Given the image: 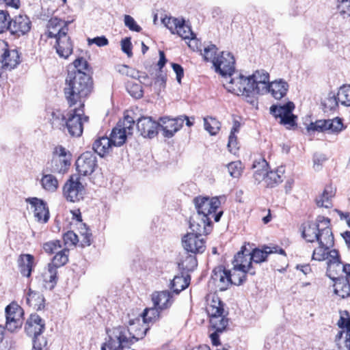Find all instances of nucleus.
Returning <instances> with one entry per match:
<instances>
[{"instance_id": "f257e3e1", "label": "nucleus", "mask_w": 350, "mask_h": 350, "mask_svg": "<svg viewBox=\"0 0 350 350\" xmlns=\"http://www.w3.org/2000/svg\"><path fill=\"white\" fill-rule=\"evenodd\" d=\"M141 321L142 320L138 317L129 320L128 327L118 326L107 329L109 340L102 345L101 350H120L143 338L148 328L141 325Z\"/></svg>"}, {"instance_id": "f03ea898", "label": "nucleus", "mask_w": 350, "mask_h": 350, "mask_svg": "<svg viewBox=\"0 0 350 350\" xmlns=\"http://www.w3.org/2000/svg\"><path fill=\"white\" fill-rule=\"evenodd\" d=\"M65 85L64 94L70 107L77 103L81 106L84 103L83 99L88 96L93 89L92 79L85 72H69Z\"/></svg>"}, {"instance_id": "7ed1b4c3", "label": "nucleus", "mask_w": 350, "mask_h": 350, "mask_svg": "<svg viewBox=\"0 0 350 350\" xmlns=\"http://www.w3.org/2000/svg\"><path fill=\"white\" fill-rule=\"evenodd\" d=\"M326 274L334 281L336 295L343 299L350 296V264H327Z\"/></svg>"}, {"instance_id": "20e7f679", "label": "nucleus", "mask_w": 350, "mask_h": 350, "mask_svg": "<svg viewBox=\"0 0 350 350\" xmlns=\"http://www.w3.org/2000/svg\"><path fill=\"white\" fill-rule=\"evenodd\" d=\"M229 79L224 84L225 88L232 94L236 95L244 96L247 98V101L251 104L255 102L254 99V88L251 84L249 77H246L241 74L231 75L226 77Z\"/></svg>"}, {"instance_id": "39448f33", "label": "nucleus", "mask_w": 350, "mask_h": 350, "mask_svg": "<svg viewBox=\"0 0 350 350\" xmlns=\"http://www.w3.org/2000/svg\"><path fill=\"white\" fill-rule=\"evenodd\" d=\"M193 202L197 211V214L200 217H202L206 220L211 219V216L214 217V220L217 222L220 220L223 211L216 213L217 209L219 207L221 202L218 197H206L197 196L193 198Z\"/></svg>"}, {"instance_id": "423d86ee", "label": "nucleus", "mask_w": 350, "mask_h": 350, "mask_svg": "<svg viewBox=\"0 0 350 350\" xmlns=\"http://www.w3.org/2000/svg\"><path fill=\"white\" fill-rule=\"evenodd\" d=\"M84 103L78 108L70 110L68 114L64 132H68L71 137L81 136L85 124L88 123L89 117L84 114Z\"/></svg>"}, {"instance_id": "0eeeda50", "label": "nucleus", "mask_w": 350, "mask_h": 350, "mask_svg": "<svg viewBox=\"0 0 350 350\" xmlns=\"http://www.w3.org/2000/svg\"><path fill=\"white\" fill-rule=\"evenodd\" d=\"M224 304L218 297H213L207 307L210 316V324L213 329L223 332L228 324L224 308Z\"/></svg>"}, {"instance_id": "6e6552de", "label": "nucleus", "mask_w": 350, "mask_h": 350, "mask_svg": "<svg viewBox=\"0 0 350 350\" xmlns=\"http://www.w3.org/2000/svg\"><path fill=\"white\" fill-rule=\"evenodd\" d=\"M134 124V120L129 116H124V119L118 122L110 135L114 146H121L125 143L127 137L133 134Z\"/></svg>"}, {"instance_id": "1a4fd4ad", "label": "nucleus", "mask_w": 350, "mask_h": 350, "mask_svg": "<svg viewBox=\"0 0 350 350\" xmlns=\"http://www.w3.org/2000/svg\"><path fill=\"white\" fill-rule=\"evenodd\" d=\"M84 187L80 177L72 175L63 187V196L67 201L76 202L83 198Z\"/></svg>"}, {"instance_id": "9d476101", "label": "nucleus", "mask_w": 350, "mask_h": 350, "mask_svg": "<svg viewBox=\"0 0 350 350\" xmlns=\"http://www.w3.org/2000/svg\"><path fill=\"white\" fill-rule=\"evenodd\" d=\"M5 328L11 332H16L23 325V310L18 304L12 303L5 310Z\"/></svg>"}, {"instance_id": "9b49d317", "label": "nucleus", "mask_w": 350, "mask_h": 350, "mask_svg": "<svg viewBox=\"0 0 350 350\" xmlns=\"http://www.w3.org/2000/svg\"><path fill=\"white\" fill-rule=\"evenodd\" d=\"M25 329L27 335L33 337V348L36 350H41L42 347L40 345H37L36 340L45 329L44 320L37 314H32L27 320Z\"/></svg>"}, {"instance_id": "f8f14e48", "label": "nucleus", "mask_w": 350, "mask_h": 350, "mask_svg": "<svg viewBox=\"0 0 350 350\" xmlns=\"http://www.w3.org/2000/svg\"><path fill=\"white\" fill-rule=\"evenodd\" d=\"M235 59L229 52H221L217 55V59H215L214 67L215 71L223 77H230L234 72Z\"/></svg>"}, {"instance_id": "ddd939ff", "label": "nucleus", "mask_w": 350, "mask_h": 350, "mask_svg": "<svg viewBox=\"0 0 350 350\" xmlns=\"http://www.w3.org/2000/svg\"><path fill=\"white\" fill-rule=\"evenodd\" d=\"M96 166V157L90 151L83 152L76 161L77 170L81 176L92 174Z\"/></svg>"}, {"instance_id": "4468645a", "label": "nucleus", "mask_w": 350, "mask_h": 350, "mask_svg": "<svg viewBox=\"0 0 350 350\" xmlns=\"http://www.w3.org/2000/svg\"><path fill=\"white\" fill-rule=\"evenodd\" d=\"M317 221L319 222V228L318 230V241L320 245L326 247H332L334 245V236L329 227V219L323 216H318Z\"/></svg>"}, {"instance_id": "2eb2a0df", "label": "nucleus", "mask_w": 350, "mask_h": 350, "mask_svg": "<svg viewBox=\"0 0 350 350\" xmlns=\"http://www.w3.org/2000/svg\"><path fill=\"white\" fill-rule=\"evenodd\" d=\"M183 247L189 252L202 254L205 251V240L202 236L188 233L183 238Z\"/></svg>"}, {"instance_id": "dca6fc26", "label": "nucleus", "mask_w": 350, "mask_h": 350, "mask_svg": "<svg viewBox=\"0 0 350 350\" xmlns=\"http://www.w3.org/2000/svg\"><path fill=\"white\" fill-rule=\"evenodd\" d=\"M31 27V22L29 17L25 15L16 16L10 19L8 30L16 37H21L27 33Z\"/></svg>"}, {"instance_id": "f3484780", "label": "nucleus", "mask_w": 350, "mask_h": 350, "mask_svg": "<svg viewBox=\"0 0 350 350\" xmlns=\"http://www.w3.org/2000/svg\"><path fill=\"white\" fill-rule=\"evenodd\" d=\"M273 254L286 256L285 251L278 245H265L262 249L255 248L248 253V255L250 256L249 262H263L267 260L269 255Z\"/></svg>"}, {"instance_id": "a211bd4d", "label": "nucleus", "mask_w": 350, "mask_h": 350, "mask_svg": "<svg viewBox=\"0 0 350 350\" xmlns=\"http://www.w3.org/2000/svg\"><path fill=\"white\" fill-rule=\"evenodd\" d=\"M248 77L254 88V96L256 94H264L268 92L269 75L267 72L263 70H256L252 75Z\"/></svg>"}, {"instance_id": "6ab92c4d", "label": "nucleus", "mask_w": 350, "mask_h": 350, "mask_svg": "<svg viewBox=\"0 0 350 350\" xmlns=\"http://www.w3.org/2000/svg\"><path fill=\"white\" fill-rule=\"evenodd\" d=\"M182 118H170L168 117H163L159 120V130L163 132L165 137L170 138L183 127Z\"/></svg>"}, {"instance_id": "aec40b11", "label": "nucleus", "mask_w": 350, "mask_h": 350, "mask_svg": "<svg viewBox=\"0 0 350 350\" xmlns=\"http://www.w3.org/2000/svg\"><path fill=\"white\" fill-rule=\"evenodd\" d=\"M346 317L340 316L337 325L340 328L346 330L339 331L335 337L336 345L345 344L350 347V317L347 311L344 312Z\"/></svg>"}, {"instance_id": "412c9836", "label": "nucleus", "mask_w": 350, "mask_h": 350, "mask_svg": "<svg viewBox=\"0 0 350 350\" xmlns=\"http://www.w3.org/2000/svg\"><path fill=\"white\" fill-rule=\"evenodd\" d=\"M25 201L33 208L34 217L38 221L43 223L48 221L49 211L46 202L38 198H28Z\"/></svg>"}, {"instance_id": "4be33fe9", "label": "nucleus", "mask_w": 350, "mask_h": 350, "mask_svg": "<svg viewBox=\"0 0 350 350\" xmlns=\"http://www.w3.org/2000/svg\"><path fill=\"white\" fill-rule=\"evenodd\" d=\"M230 271L223 265L216 267L212 273L211 278L221 291L227 290L231 285L232 281L229 275Z\"/></svg>"}, {"instance_id": "5701e85b", "label": "nucleus", "mask_w": 350, "mask_h": 350, "mask_svg": "<svg viewBox=\"0 0 350 350\" xmlns=\"http://www.w3.org/2000/svg\"><path fill=\"white\" fill-rule=\"evenodd\" d=\"M330 247L319 245L313 252L312 260H327V262H342L338 251L336 250H329Z\"/></svg>"}, {"instance_id": "b1692460", "label": "nucleus", "mask_w": 350, "mask_h": 350, "mask_svg": "<svg viewBox=\"0 0 350 350\" xmlns=\"http://www.w3.org/2000/svg\"><path fill=\"white\" fill-rule=\"evenodd\" d=\"M137 128L144 137L152 138L158 133L159 124L150 117H142L137 120Z\"/></svg>"}, {"instance_id": "393cba45", "label": "nucleus", "mask_w": 350, "mask_h": 350, "mask_svg": "<svg viewBox=\"0 0 350 350\" xmlns=\"http://www.w3.org/2000/svg\"><path fill=\"white\" fill-rule=\"evenodd\" d=\"M211 219L206 220L202 217L198 215H193L190 219V228L191 233L198 234L200 236L206 235L211 231Z\"/></svg>"}, {"instance_id": "a878e982", "label": "nucleus", "mask_w": 350, "mask_h": 350, "mask_svg": "<svg viewBox=\"0 0 350 350\" xmlns=\"http://www.w3.org/2000/svg\"><path fill=\"white\" fill-rule=\"evenodd\" d=\"M68 23L57 18H52L49 20L48 24L49 37L55 38L56 40L59 37L68 34Z\"/></svg>"}, {"instance_id": "bb28decb", "label": "nucleus", "mask_w": 350, "mask_h": 350, "mask_svg": "<svg viewBox=\"0 0 350 350\" xmlns=\"http://www.w3.org/2000/svg\"><path fill=\"white\" fill-rule=\"evenodd\" d=\"M64 264H49L48 268L42 273V278L44 282V287L49 290H53L55 286L58 278H57V268L64 265Z\"/></svg>"}, {"instance_id": "cd10ccee", "label": "nucleus", "mask_w": 350, "mask_h": 350, "mask_svg": "<svg viewBox=\"0 0 350 350\" xmlns=\"http://www.w3.org/2000/svg\"><path fill=\"white\" fill-rule=\"evenodd\" d=\"M59 37L56 40V52L60 57L67 59L72 53L73 45L70 37L67 35Z\"/></svg>"}, {"instance_id": "c85d7f7f", "label": "nucleus", "mask_w": 350, "mask_h": 350, "mask_svg": "<svg viewBox=\"0 0 350 350\" xmlns=\"http://www.w3.org/2000/svg\"><path fill=\"white\" fill-rule=\"evenodd\" d=\"M5 47L6 46H5L4 52L1 55L2 67L5 69L11 70L20 63V56L17 50H10Z\"/></svg>"}, {"instance_id": "c756f323", "label": "nucleus", "mask_w": 350, "mask_h": 350, "mask_svg": "<svg viewBox=\"0 0 350 350\" xmlns=\"http://www.w3.org/2000/svg\"><path fill=\"white\" fill-rule=\"evenodd\" d=\"M152 300L154 306L159 308L160 310L168 308L173 302L171 293L167 291L153 293Z\"/></svg>"}, {"instance_id": "7c9ffc66", "label": "nucleus", "mask_w": 350, "mask_h": 350, "mask_svg": "<svg viewBox=\"0 0 350 350\" xmlns=\"http://www.w3.org/2000/svg\"><path fill=\"white\" fill-rule=\"evenodd\" d=\"M288 90V83L282 79L273 81L268 85V92H271V95L278 100L283 98Z\"/></svg>"}, {"instance_id": "2f4dec72", "label": "nucleus", "mask_w": 350, "mask_h": 350, "mask_svg": "<svg viewBox=\"0 0 350 350\" xmlns=\"http://www.w3.org/2000/svg\"><path fill=\"white\" fill-rule=\"evenodd\" d=\"M113 146L110 137H103L95 140L92 148L94 152L103 157L109 152Z\"/></svg>"}, {"instance_id": "473e14b6", "label": "nucleus", "mask_w": 350, "mask_h": 350, "mask_svg": "<svg viewBox=\"0 0 350 350\" xmlns=\"http://www.w3.org/2000/svg\"><path fill=\"white\" fill-rule=\"evenodd\" d=\"M335 195V190L332 185H326L323 192L316 199L319 207L330 208L332 206V198Z\"/></svg>"}, {"instance_id": "72a5a7b5", "label": "nucleus", "mask_w": 350, "mask_h": 350, "mask_svg": "<svg viewBox=\"0 0 350 350\" xmlns=\"http://www.w3.org/2000/svg\"><path fill=\"white\" fill-rule=\"evenodd\" d=\"M268 163L267 161L263 158H260L258 160H255L252 167L256 169L254 171L253 177L254 178L255 183H260L262 180L265 181L266 174L267 172V167Z\"/></svg>"}, {"instance_id": "f704fd0d", "label": "nucleus", "mask_w": 350, "mask_h": 350, "mask_svg": "<svg viewBox=\"0 0 350 350\" xmlns=\"http://www.w3.org/2000/svg\"><path fill=\"white\" fill-rule=\"evenodd\" d=\"M190 280L191 277L187 273L176 275L171 282V289L176 294H178L189 285Z\"/></svg>"}, {"instance_id": "c9c22d12", "label": "nucleus", "mask_w": 350, "mask_h": 350, "mask_svg": "<svg viewBox=\"0 0 350 350\" xmlns=\"http://www.w3.org/2000/svg\"><path fill=\"white\" fill-rule=\"evenodd\" d=\"M232 285L239 286L246 280L244 264H234V267L229 270Z\"/></svg>"}, {"instance_id": "e433bc0d", "label": "nucleus", "mask_w": 350, "mask_h": 350, "mask_svg": "<svg viewBox=\"0 0 350 350\" xmlns=\"http://www.w3.org/2000/svg\"><path fill=\"white\" fill-rule=\"evenodd\" d=\"M26 303L37 310H40L44 307V298L40 293L33 291L29 288L26 297Z\"/></svg>"}, {"instance_id": "4c0bfd02", "label": "nucleus", "mask_w": 350, "mask_h": 350, "mask_svg": "<svg viewBox=\"0 0 350 350\" xmlns=\"http://www.w3.org/2000/svg\"><path fill=\"white\" fill-rule=\"evenodd\" d=\"M40 184L42 187L47 192L54 193L55 192L59 187V182L57 178L51 174H42V178L40 180Z\"/></svg>"}, {"instance_id": "58836bf2", "label": "nucleus", "mask_w": 350, "mask_h": 350, "mask_svg": "<svg viewBox=\"0 0 350 350\" xmlns=\"http://www.w3.org/2000/svg\"><path fill=\"white\" fill-rule=\"evenodd\" d=\"M295 109V105L293 102L288 101V103L281 105H272L270 107V112L275 118H282L285 116L293 112Z\"/></svg>"}, {"instance_id": "ea45409f", "label": "nucleus", "mask_w": 350, "mask_h": 350, "mask_svg": "<svg viewBox=\"0 0 350 350\" xmlns=\"http://www.w3.org/2000/svg\"><path fill=\"white\" fill-rule=\"evenodd\" d=\"M319 228V222L317 221V219H316V222H309L307 225L304 228V230L302 232L303 237L308 242H314L316 239L318 238L317 233Z\"/></svg>"}, {"instance_id": "a19ab883", "label": "nucleus", "mask_w": 350, "mask_h": 350, "mask_svg": "<svg viewBox=\"0 0 350 350\" xmlns=\"http://www.w3.org/2000/svg\"><path fill=\"white\" fill-rule=\"evenodd\" d=\"M284 170L282 167L278 168L275 171L267 172L266 177L265 178L266 187L273 188L282 183V178L281 174H282Z\"/></svg>"}, {"instance_id": "79ce46f5", "label": "nucleus", "mask_w": 350, "mask_h": 350, "mask_svg": "<svg viewBox=\"0 0 350 350\" xmlns=\"http://www.w3.org/2000/svg\"><path fill=\"white\" fill-rule=\"evenodd\" d=\"M51 165V172L64 174L70 165V161L59 157H53Z\"/></svg>"}, {"instance_id": "37998d69", "label": "nucleus", "mask_w": 350, "mask_h": 350, "mask_svg": "<svg viewBox=\"0 0 350 350\" xmlns=\"http://www.w3.org/2000/svg\"><path fill=\"white\" fill-rule=\"evenodd\" d=\"M204 126L211 135H215L220 130L221 123L215 118L206 117L204 118Z\"/></svg>"}, {"instance_id": "c03bdc74", "label": "nucleus", "mask_w": 350, "mask_h": 350, "mask_svg": "<svg viewBox=\"0 0 350 350\" xmlns=\"http://www.w3.org/2000/svg\"><path fill=\"white\" fill-rule=\"evenodd\" d=\"M66 120L64 115L60 111L57 110L52 112L50 121L53 128L64 131Z\"/></svg>"}, {"instance_id": "a18cd8bd", "label": "nucleus", "mask_w": 350, "mask_h": 350, "mask_svg": "<svg viewBox=\"0 0 350 350\" xmlns=\"http://www.w3.org/2000/svg\"><path fill=\"white\" fill-rule=\"evenodd\" d=\"M159 311L161 310L155 306L151 308H146L139 317L141 318L143 323H150L159 318Z\"/></svg>"}, {"instance_id": "49530a36", "label": "nucleus", "mask_w": 350, "mask_h": 350, "mask_svg": "<svg viewBox=\"0 0 350 350\" xmlns=\"http://www.w3.org/2000/svg\"><path fill=\"white\" fill-rule=\"evenodd\" d=\"M326 129L332 133H338L344 129V125L342 119L335 118L334 119L326 120Z\"/></svg>"}, {"instance_id": "de8ad7c7", "label": "nucleus", "mask_w": 350, "mask_h": 350, "mask_svg": "<svg viewBox=\"0 0 350 350\" xmlns=\"http://www.w3.org/2000/svg\"><path fill=\"white\" fill-rule=\"evenodd\" d=\"M337 98L341 105L350 106V85H344L340 88L337 93Z\"/></svg>"}, {"instance_id": "09e8293b", "label": "nucleus", "mask_w": 350, "mask_h": 350, "mask_svg": "<svg viewBox=\"0 0 350 350\" xmlns=\"http://www.w3.org/2000/svg\"><path fill=\"white\" fill-rule=\"evenodd\" d=\"M79 234L82 237L81 246H89L92 243V233L90 228L84 223L79 224Z\"/></svg>"}, {"instance_id": "8fccbe9b", "label": "nucleus", "mask_w": 350, "mask_h": 350, "mask_svg": "<svg viewBox=\"0 0 350 350\" xmlns=\"http://www.w3.org/2000/svg\"><path fill=\"white\" fill-rule=\"evenodd\" d=\"M126 88L129 94L133 98H140L143 96L142 87L139 83L128 81Z\"/></svg>"}, {"instance_id": "3c124183", "label": "nucleus", "mask_w": 350, "mask_h": 350, "mask_svg": "<svg viewBox=\"0 0 350 350\" xmlns=\"http://www.w3.org/2000/svg\"><path fill=\"white\" fill-rule=\"evenodd\" d=\"M176 33H177L180 37H181L184 40L193 39L194 33L191 30L189 26L185 25V21L182 20L178 28L177 29Z\"/></svg>"}, {"instance_id": "603ef678", "label": "nucleus", "mask_w": 350, "mask_h": 350, "mask_svg": "<svg viewBox=\"0 0 350 350\" xmlns=\"http://www.w3.org/2000/svg\"><path fill=\"white\" fill-rule=\"evenodd\" d=\"M307 132L311 135L315 132L327 131L326 120H319L310 123L306 127Z\"/></svg>"}, {"instance_id": "864d4df0", "label": "nucleus", "mask_w": 350, "mask_h": 350, "mask_svg": "<svg viewBox=\"0 0 350 350\" xmlns=\"http://www.w3.org/2000/svg\"><path fill=\"white\" fill-rule=\"evenodd\" d=\"M217 48L215 44H210L204 49L202 53L204 59L206 62H211L214 64L215 59H217Z\"/></svg>"}, {"instance_id": "5fc2aeb1", "label": "nucleus", "mask_w": 350, "mask_h": 350, "mask_svg": "<svg viewBox=\"0 0 350 350\" xmlns=\"http://www.w3.org/2000/svg\"><path fill=\"white\" fill-rule=\"evenodd\" d=\"M182 20H179L173 17H165L162 19V23L171 31L172 33L175 34L178 26L180 25Z\"/></svg>"}, {"instance_id": "6e6d98bb", "label": "nucleus", "mask_w": 350, "mask_h": 350, "mask_svg": "<svg viewBox=\"0 0 350 350\" xmlns=\"http://www.w3.org/2000/svg\"><path fill=\"white\" fill-rule=\"evenodd\" d=\"M228 172L232 178H239L242 173L243 165L241 161H233L227 165Z\"/></svg>"}, {"instance_id": "4d7b16f0", "label": "nucleus", "mask_w": 350, "mask_h": 350, "mask_svg": "<svg viewBox=\"0 0 350 350\" xmlns=\"http://www.w3.org/2000/svg\"><path fill=\"white\" fill-rule=\"evenodd\" d=\"M337 10L344 17L350 16V0H337Z\"/></svg>"}, {"instance_id": "13d9d810", "label": "nucleus", "mask_w": 350, "mask_h": 350, "mask_svg": "<svg viewBox=\"0 0 350 350\" xmlns=\"http://www.w3.org/2000/svg\"><path fill=\"white\" fill-rule=\"evenodd\" d=\"M338 103L340 102L337 98V95L331 92L324 100L323 105L329 110H334L338 107Z\"/></svg>"}, {"instance_id": "bf43d9fd", "label": "nucleus", "mask_w": 350, "mask_h": 350, "mask_svg": "<svg viewBox=\"0 0 350 350\" xmlns=\"http://www.w3.org/2000/svg\"><path fill=\"white\" fill-rule=\"evenodd\" d=\"M10 16L7 11L0 10V33L8 30Z\"/></svg>"}, {"instance_id": "052dcab7", "label": "nucleus", "mask_w": 350, "mask_h": 350, "mask_svg": "<svg viewBox=\"0 0 350 350\" xmlns=\"http://www.w3.org/2000/svg\"><path fill=\"white\" fill-rule=\"evenodd\" d=\"M124 25L131 31L140 32L142 27L138 25L134 18L130 15H124Z\"/></svg>"}, {"instance_id": "680f3d73", "label": "nucleus", "mask_w": 350, "mask_h": 350, "mask_svg": "<svg viewBox=\"0 0 350 350\" xmlns=\"http://www.w3.org/2000/svg\"><path fill=\"white\" fill-rule=\"evenodd\" d=\"M296 120L297 116L293 114V113L291 112L287 116L281 118L280 122L281 124L286 126V128L291 129L296 126Z\"/></svg>"}, {"instance_id": "e2e57ef3", "label": "nucleus", "mask_w": 350, "mask_h": 350, "mask_svg": "<svg viewBox=\"0 0 350 350\" xmlns=\"http://www.w3.org/2000/svg\"><path fill=\"white\" fill-rule=\"evenodd\" d=\"M119 72L133 79H137V77H139V72L138 70L126 65L120 66Z\"/></svg>"}, {"instance_id": "0e129e2a", "label": "nucleus", "mask_w": 350, "mask_h": 350, "mask_svg": "<svg viewBox=\"0 0 350 350\" xmlns=\"http://www.w3.org/2000/svg\"><path fill=\"white\" fill-rule=\"evenodd\" d=\"M69 250H62L57 252L52 259V262H67L68 261Z\"/></svg>"}, {"instance_id": "69168bd1", "label": "nucleus", "mask_w": 350, "mask_h": 350, "mask_svg": "<svg viewBox=\"0 0 350 350\" xmlns=\"http://www.w3.org/2000/svg\"><path fill=\"white\" fill-rule=\"evenodd\" d=\"M60 247L61 246L58 241L47 242L43 245L44 250L49 254L57 253Z\"/></svg>"}, {"instance_id": "338daca9", "label": "nucleus", "mask_w": 350, "mask_h": 350, "mask_svg": "<svg viewBox=\"0 0 350 350\" xmlns=\"http://www.w3.org/2000/svg\"><path fill=\"white\" fill-rule=\"evenodd\" d=\"M53 157H59L70 161V154L66 148L62 146H58L55 148Z\"/></svg>"}, {"instance_id": "774afa93", "label": "nucleus", "mask_w": 350, "mask_h": 350, "mask_svg": "<svg viewBox=\"0 0 350 350\" xmlns=\"http://www.w3.org/2000/svg\"><path fill=\"white\" fill-rule=\"evenodd\" d=\"M63 238L66 244L75 245L79 242L78 236L73 231L64 233Z\"/></svg>"}]
</instances>
